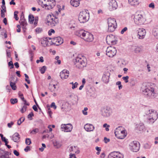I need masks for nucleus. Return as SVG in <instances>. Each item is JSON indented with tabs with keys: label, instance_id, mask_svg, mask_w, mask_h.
<instances>
[{
	"label": "nucleus",
	"instance_id": "obj_1",
	"mask_svg": "<svg viewBox=\"0 0 158 158\" xmlns=\"http://www.w3.org/2000/svg\"><path fill=\"white\" fill-rule=\"evenodd\" d=\"M152 86L151 84L148 83L146 85H143L142 87L143 94L148 98H152L155 94L154 89Z\"/></svg>",
	"mask_w": 158,
	"mask_h": 158
},
{
	"label": "nucleus",
	"instance_id": "obj_2",
	"mask_svg": "<svg viewBox=\"0 0 158 158\" xmlns=\"http://www.w3.org/2000/svg\"><path fill=\"white\" fill-rule=\"evenodd\" d=\"M74 63L76 67L79 69H82L87 65V60L83 56H80L74 60Z\"/></svg>",
	"mask_w": 158,
	"mask_h": 158
},
{
	"label": "nucleus",
	"instance_id": "obj_3",
	"mask_svg": "<svg viewBox=\"0 0 158 158\" xmlns=\"http://www.w3.org/2000/svg\"><path fill=\"white\" fill-rule=\"evenodd\" d=\"M38 3L47 10L52 9L56 5L55 0H38Z\"/></svg>",
	"mask_w": 158,
	"mask_h": 158
},
{
	"label": "nucleus",
	"instance_id": "obj_4",
	"mask_svg": "<svg viewBox=\"0 0 158 158\" xmlns=\"http://www.w3.org/2000/svg\"><path fill=\"white\" fill-rule=\"evenodd\" d=\"M146 113L148 116V120L150 123H154L158 118V114L157 111L153 109L147 110L146 111Z\"/></svg>",
	"mask_w": 158,
	"mask_h": 158
},
{
	"label": "nucleus",
	"instance_id": "obj_5",
	"mask_svg": "<svg viewBox=\"0 0 158 158\" xmlns=\"http://www.w3.org/2000/svg\"><path fill=\"white\" fill-rule=\"evenodd\" d=\"M134 22L135 24L138 25L143 24L146 21L145 15L136 13L134 16Z\"/></svg>",
	"mask_w": 158,
	"mask_h": 158
},
{
	"label": "nucleus",
	"instance_id": "obj_6",
	"mask_svg": "<svg viewBox=\"0 0 158 158\" xmlns=\"http://www.w3.org/2000/svg\"><path fill=\"white\" fill-rule=\"evenodd\" d=\"M89 19V14L87 10L81 11L79 15L78 19L81 23H84L87 22Z\"/></svg>",
	"mask_w": 158,
	"mask_h": 158
},
{
	"label": "nucleus",
	"instance_id": "obj_7",
	"mask_svg": "<svg viewBox=\"0 0 158 158\" xmlns=\"http://www.w3.org/2000/svg\"><path fill=\"white\" fill-rule=\"evenodd\" d=\"M108 24V31L109 32L114 31L117 27L116 19L114 18H110L107 19Z\"/></svg>",
	"mask_w": 158,
	"mask_h": 158
},
{
	"label": "nucleus",
	"instance_id": "obj_8",
	"mask_svg": "<svg viewBox=\"0 0 158 158\" xmlns=\"http://www.w3.org/2000/svg\"><path fill=\"white\" fill-rule=\"evenodd\" d=\"M117 53L116 48L112 46L108 47L106 50V54L109 57H113Z\"/></svg>",
	"mask_w": 158,
	"mask_h": 158
},
{
	"label": "nucleus",
	"instance_id": "obj_9",
	"mask_svg": "<svg viewBox=\"0 0 158 158\" xmlns=\"http://www.w3.org/2000/svg\"><path fill=\"white\" fill-rule=\"evenodd\" d=\"M140 147V144L139 143L136 141L132 142L129 144L130 149L133 152H137L139 150Z\"/></svg>",
	"mask_w": 158,
	"mask_h": 158
},
{
	"label": "nucleus",
	"instance_id": "obj_10",
	"mask_svg": "<svg viewBox=\"0 0 158 158\" xmlns=\"http://www.w3.org/2000/svg\"><path fill=\"white\" fill-rule=\"evenodd\" d=\"M47 22L48 25H50L51 26H55L58 23L59 21L58 19L56 17H54L51 15L48 16Z\"/></svg>",
	"mask_w": 158,
	"mask_h": 158
},
{
	"label": "nucleus",
	"instance_id": "obj_11",
	"mask_svg": "<svg viewBox=\"0 0 158 158\" xmlns=\"http://www.w3.org/2000/svg\"><path fill=\"white\" fill-rule=\"evenodd\" d=\"M106 41L109 45L115 44L117 42L116 37L112 35L107 36L106 38Z\"/></svg>",
	"mask_w": 158,
	"mask_h": 158
},
{
	"label": "nucleus",
	"instance_id": "obj_12",
	"mask_svg": "<svg viewBox=\"0 0 158 158\" xmlns=\"http://www.w3.org/2000/svg\"><path fill=\"white\" fill-rule=\"evenodd\" d=\"M137 37L139 39H143L145 38L146 34V31L145 29L143 28H140L137 30Z\"/></svg>",
	"mask_w": 158,
	"mask_h": 158
},
{
	"label": "nucleus",
	"instance_id": "obj_13",
	"mask_svg": "<svg viewBox=\"0 0 158 158\" xmlns=\"http://www.w3.org/2000/svg\"><path fill=\"white\" fill-rule=\"evenodd\" d=\"M123 155L118 152H113L108 156V158H123Z\"/></svg>",
	"mask_w": 158,
	"mask_h": 158
},
{
	"label": "nucleus",
	"instance_id": "obj_14",
	"mask_svg": "<svg viewBox=\"0 0 158 158\" xmlns=\"http://www.w3.org/2000/svg\"><path fill=\"white\" fill-rule=\"evenodd\" d=\"M51 42L52 45L54 44L57 46L63 43V39L60 37H57L52 39Z\"/></svg>",
	"mask_w": 158,
	"mask_h": 158
},
{
	"label": "nucleus",
	"instance_id": "obj_15",
	"mask_svg": "<svg viewBox=\"0 0 158 158\" xmlns=\"http://www.w3.org/2000/svg\"><path fill=\"white\" fill-rule=\"evenodd\" d=\"M118 7L117 2L115 0H110L109 3V9L112 11L115 10Z\"/></svg>",
	"mask_w": 158,
	"mask_h": 158
},
{
	"label": "nucleus",
	"instance_id": "obj_16",
	"mask_svg": "<svg viewBox=\"0 0 158 158\" xmlns=\"http://www.w3.org/2000/svg\"><path fill=\"white\" fill-rule=\"evenodd\" d=\"M61 128L64 129V131L66 132H70L72 129L73 127L71 124H62L61 125Z\"/></svg>",
	"mask_w": 158,
	"mask_h": 158
},
{
	"label": "nucleus",
	"instance_id": "obj_17",
	"mask_svg": "<svg viewBox=\"0 0 158 158\" xmlns=\"http://www.w3.org/2000/svg\"><path fill=\"white\" fill-rule=\"evenodd\" d=\"M110 109L106 107L103 108L102 110V115L104 117H109L110 114Z\"/></svg>",
	"mask_w": 158,
	"mask_h": 158
},
{
	"label": "nucleus",
	"instance_id": "obj_18",
	"mask_svg": "<svg viewBox=\"0 0 158 158\" xmlns=\"http://www.w3.org/2000/svg\"><path fill=\"white\" fill-rule=\"evenodd\" d=\"M83 39L85 41L87 42H92L94 40L93 35L88 32H86V34L84 36Z\"/></svg>",
	"mask_w": 158,
	"mask_h": 158
},
{
	"label": "nucleus",
	"instance_id": "obj_19",
	"mask_svg": "<svg viewBox=\"0 0 158 158\" xmlns=\"http://www.w3.org/2000/svg\"><path fill=\"white\" fill-rule=\"evenodd\" d=\"M69 75V71L66 69H64L60 73V76L61 79H64L68 78Z\"/></svg>",
	"mask_w": 158,
	"mask_h": 158
},
{
	"label": "nucleus",
	"instance_id": "obj_20",
	"mask_svg": "<svg viewBox=\"0 0 158 158\" xmlns=\"http://www.w3.org/2000/svg\"><path fill=\"white\" fill-rule=\"evenodd\" d=\"M50 40L51 39V38H44L41 41V44L43 46L46 47L52 45V43L51 41H48V39Z\"/></svg>",
	"mask_w": 158,
	"mask_h": 158
},
{
	"label": "nucleus",
	"instance_id": "obj_21",
	"mask_svg": "<svg viewBox=\"0 0 158 158\" xmlns=\"http://www.w3.org/2000/svg\"><path fill=\"white\" fill-rule=\"evenodd\" d=\"M19 23L23 29V32H25L27 29L26 26L27 23L24 17L22 18H21L19 21Z\"/></svg>",
	"mask_w": 158,
	"mask_h": 158
},
{
	"label": "nucleus",
	"instance_id": "obj_22",
	"mask_svg": "<svg viewBox=\"0 0 158 158\" xmlns=\"http://www.w3.org/2000/svg\"><path fill=\"white\" fill-rule=\"evenodd\" d=\"M84 128L87 131H93L94 129V127L92 124L89 123L86 124L84 126Z\"/></svg>",
	"mask_w": 158,
	"mask_h": 158
},
{
	"label": "nucleus",
	"instance_id": "obj_23",
	"mask_svg": "<svg viewBox=\"0 0 158 158\" xmlns=\"http://www.w3.org/2000/svg\"><path fill=\"white\" fill-rule=\"evenodd\" d=\"M133 50L135 53L139 54L142 52L143 48L142 46H135L133 47Z\"/></svg>",
	"mask_w": 158,
	"mask_h": 158
},
{
	"label": "nucleus",
	"instance_id": "obj_24",
	"mask_svg": "<svg viewBox=\"0 0 158 158\" xmlns=\"http://www.w3.org/2000/svg\"><path fill=\"white\" fill-rule=\"evenodd\" d=\"M14 79L15 77H12L10 79V85L12 89L14 90H15L16 89L17 87L15 85V81L14 80Z\"/></svg>",
	"mask_w": 158,
	"mask_h": 158
},
{
	"label": "nucleus",
	"instance_id": "obj_25",
	"mask_svg": "<svg viewBox=\"0 0 158 158\" xmlns=\"http://www.w3.org/2000/svg\"><path fill=\"white\" fill-rule=\"evenodd\" d=\"M87 32L83 30H79L76 31V34L78 36H80L83 39L86 34V32Z\"/></svg>",
	"mask_w": 158,
	"mask_h": 158
},
{
	"label": "nucleus",
	"instance_id": "obj_26",
	"mask_svg": "<svg viewBox=\"0 0 158 158\" xmlns=\"http://www.w3.org/2000/svg\"><path fill=\"white\" fill-rule=\"evenodd\" d=\"M20 136L18 133L16 132L12 136V139L15 142H17L19 141Z\"/></svg>",
	"mask_w": 158,
	"mask_h": 158
},
{
	"label": "nucleus",
	"instance_id": "obj_27",
	"mask_svg": "<svg viewBox=\"0 0 158 158\" xmlns=\"http://www.w3.org/2000/svg\"><path fill=\"white\" fill-rule=\"evenodd\" d=\"M122 132H121L119 134H118V135H117L116 136L119 139H123L127 135V133L126 132V131L125 130H122Z\"/></svg>",
	"mask_w": 158,
	"mask_h": 158
},
{
	"label": "nucleus",
	"instance_id": "obj_28",
	"mask_svg": "<svg viewBox=\"0 0 158 158\" xmlns=\"http://www.w3.org/2000/svg\"><path fill=\"white\" fill-rule=\"evenodd\" d=\"M69 149L70 152H73V153H79V151L78 150V148L77 146L70 147L69 148Z\"/></svg>",
	"mask_w": 158,
	"mask_h": 158
},
{
	"label": "nucleus",
	"instance_id": "obj_29",
	"mask_svg": "<svg viewBox=\"0 0 158 158\" xmlns=\"http://www.w3.org/2000/svg\"><path fill=\"white\" fill-rule=\"evenodd\" d=\"M53 146L56 148H60L61 145V144L60 143L59 141L55 140L53 142Z\"/></svg>",
	"mask_w": 158,
	"mask_h": 158
},
{
	"label": "nucleus",
	"instance_id": "obj_30",
	"mask_svg": "<svg viewBox=\"0 0 158 158\" xmlns=\"http://www.w3.org/2000/svg\"><path fill=\"white\" fill-rule=\"evenodd\" d=\"M130 4L132 6H137L139 4V0H128Z\"/></svg>",
	"mask_w": 158,
	"mask_h": 158
},
{
	"label": "nucleus",
	"instance_id": "obj_31",
	"mask_svg": "<svg viewBox=\"0 0 158 158\" xmlns=\"http://www.w3.org/2000/svg\"><path fill=\"white\" fill-rule=\"evenodd\" d=\"M124 130V128L122 127H119L116 129L114 131V134L116 136L121 132H122V130Z\"/></svg>",
	"mask_w": 158,
	"mask_h": 158
},
{
	"label": "nucleus",
	"instance_id": "obj_32",
	"mask_svg": "<svg viewBox=\"0 0 158 158\" xmlns=\"http://www.w3.org/2000/svg\"><path fill=\"white\" fill-rule=\"evenodd\" d=\"M70 3L72 6L75 7L78 6L80 4V2L77 0H71Z\"/></svg>",
	"mask_w": 158,
	"mask_h": 158
},
{
	"label": "nucleus",
	"instance_id": "obj_33",
	"mask_svg": "<svg viewBox=\"0 0 158 158\" xmlns=\"http://www.w3.org/2000/svg\"><path fill=\"white\" fill-rule=\"evenodd\" d=\"M153 35L157 39H158V27L154 28L152 30Z\"/></svg>",
	"mask_w": 158,
	"mask_h": 158
},
{
	"label": "nucleus",
	"instance_id": "obj_34",
	"mask_svg": "<svg viewBox=\"0 0 158 158\" xmlns=\"http://www.w3.org/2000/svg\"><path fill=\"white\" fill-rule=\"evenodd\" d=\"M48 89L52 92H53L55 91V89H56V85H52L51 84H49Z\"/></svg>",
	"mask_w": 158,
	"mask_h": 158
},
{
	"label": "nucleus",
	"instance_id": "obj_35",
	"mask_svg": "<svg viewBox=\"0 0 158 158\" xmlns=\"http://www.w3.org/2000/svg\"><path fill=\"white\" fill-rule=\"evenodd\" d=\"M28 19L29 22L30 23H33L34 20V17L33 15L30 14L28 16Z\"/></svg>",
	"mask_w": 158,
	"mask_h": 158
},
{
	"label": "nucleus",
	"instance_id": "obj_36",
	"mask_svg": "<svg viewBox=\"0 0 158 158\" xmlns=\"http://www.w3.org/2000/svg\"><path fill=\"white\" fill-rule=\"evenodd\" d=\"M109 75L106 76L104 74L102 77V79L105 83L108 82L109 81Z\"/></svg>",
	"mask_w": 158,
	"mask_h": 158
},
{
	"label": "nucleus",
	"instance_id": "obj_37",
	"mask_svg": "<svg viewBox=\"0 0 158 158\" xmlns=\"http://www.w3.org/2000/svg\"><path fill=\"white\" fill-rule=\"evenodd\" d=\"M46 67L45 66H43L40 70L42 74H44L46 70Z\"/></svg>",
	"mask_w": 158,
	"mask_h": 158
},
{
	"label": "nucleus",
	"instance_id": "obj_38",
	"mask_svg": "<svg viewBox=\"0 0 158 158\" xmlns=\"http://www.w3.org/2000/svg\"><path fill=\"white\" fill-rule=\"evenodd\" d=\"M103 127L105 128V130L106 131H108L109 130V127H110L109 125H108L106 123H105L103 125Z\"/></svg>",
	"mask_w": 158,
	"mask_h": 158
},
{
	"label": "nucleus",
	"instance_id": "obj_39",
	"mask_svg": "<svg viewBox=\"0 0 158 158\" xmlns=\"http://www.w3.org/2000/svg\"><path fill=\"white\" fill-rule=\"evenodd\" d=\"M59 56H56L55 58V59L56 60V61H55V63L56 64L57 63L58 64H60L61 63V61L60 60H59Z\"/></svg>",
	"mask_w": 158,
	"mask_h": 158
},
{
	"label": "nucleus",
	"instance_id": "obj_40",
	"mask_svg": "<svg viewBox=\"0 0 158 158\" xmlns=\"http://www.w3.org/2000/svg\"><path fill=\"white\" fill-rule=\"evenodd\" d=\"M10 101L11 103L12 104H14L15 103H16L18 102V100L16 98H11L10 100Z\"/></svg>",
	"mask_w": 158,
	"mask_h": 158
},
{
	"label": "nucleus",
	"instance_id": "obj_41",
	"mask_svg": "<svg viewBox=\"0 0 158 158\" xmlns=\"http://www.w3.org/2000/svg\"><path fill=\"white\" fill-rule=\"evenodd\" d=\"M27 106L26 105H23L20 110L21 112L22 113H24L26 110Z\"/></svg>",
	"mask_w": 158,
	"mask_h": 158
},
{
	"label": "nucleus",
	"instance_id": "obj_42",
	"mask_svg": "<svg viewBox=\"0 0 158 158\" xmlns=\"http://www.w3.org/2000/svg\"><path fill=\"white\" fill-rule=\"evenodd\" d=\"M25 118H20L18 121L17 124L19 125H20L24 121Z\"/></svg>",
	"mask_w": 158,
	"mask_h": 158
},
{
	"label": "nucleus",
	"instance_id": "obj_43",
	"mask_svg": "<svg viewBox=\"0 0 158 158\" xmlns=\"http://www.w3.org/2000/svg\"><path fill=\"white\" fill-rule=\"evenodd\" d=\"M25 143L27 145H30L31 143V139L29 138H26L25 140Z\"/></svg>",
	"mask_w": 158,
	"mask_h": 158
},
{
	"label": "nucleus",
	"instance_id": "obj_44",
	"mask_svg": "<svg viewBox=\"0 0 158 158\" xmlns=\"http://www.w3.org/2000/svg\"><path fill=\"white\" fill-rule=\"evenodd\" d=\"M123 80L126 83H127L128 82L129 77L126 76V77H122Z\"/></svg>",
	"mask_w": 158,
	"mask_h": 158
},
{
	"label": "nucleus",
	"instance_id": "obj_45",
	"mask_svg": "<svg viewBox=\"0 0 158 158\" xmlns=\"http://www.w3.org/2000/svg\"><path fill=\"white\" fill-rule=\"evenodd\" d=\"M39 129L38 128H35L33 129L31 132V133L35 134L39 132Z\"/></svg>",
	"mask_w": 158,
	"mask_h": 158
},
{
	"label": "nucleus",
	"instance_id": "obj_46",
	"mask_svg": "<svg viewBox=\"0 0 158 158\" xmlns=\"http://www.w3.org/2000/svg\"><path fill=\"white\" fill-rule=\"evenodd\" d=\"M18 13V11H15L14 12V18L16 20H18L19 18L18 17L17 14Z\"/></svg>",
	"mask_w": 158,
	"mask_h": 158
},
{
	"label": "nucleus",
	"instance_id": "obj_47",
	"mask_svg": "<svg viewBox=\"0 0 158 158\" xmlns=\"http://www.w3.org/2000/svg\"><path fill=\"white\" fill-rule=\"evenodd\" d=\"M24 75L26 78V81L27 82L28 84H29L30 83V81L28 79L29 78V77L26 74H25Z\"/></svg>",
	"mask_w": 158,
	"mask_h": 158
},
{
	"label": "nucleus",
	"instance_id": "obj_48",
	"mask_svg": "<svg viewBox=\"0 0 158 158\" xmlns=\"http://www.w3.org/2000/svg\"><path fill=\"white\" fill-rule=\"evenodd\" d=\"M78 85V83L77 82H75L72 85V89H74L75 88H77Z\"/></svg>",
	"mask_w": 158,
	"mask_h": 158
},
{
	"label": "nucleus",
	"instance_id": "obj_49",
	"mask_svg": "<svg viewBox=\"0 0 158 158\" xmlns=\"http://www.w3.org/2000/svg\"><path fill=\"white\" fill-rule=\"evenodd\" d=\"M88 110V108L87 107H85L84 110H82V112L83 114L85 115H86L87 114V110Z\"/></svg>",
	"mask_w": 158,
	"mask_h": 158
},
{
	"label": "nucleus",
	"instance_id": "obj_50",
	"mask_svg": "<svg viewBox=\"0 0 158 158\" xmlns=\"http://www.w3.org/2000/svg\"><path fill=\"white\" fill-rule=\"evenodd\" d=\"M47 107H48V113L49 114L50 116V117H51V115L52 114V111H51L50 109V106H47Z\"/></svg>",
	"mask_w": 158,
	"mask_h": 158
},
{
	"label": "nucleus",
	"instance_id": "obj_51",
	"mask_svg": "<svg viewBox=\"0 0 158 158\" xmlns=\"http://www.w3.org/2000/svg\"><path fill=\"white\" fill-rule=\"evenodd\" d=\"M8 66L10 67V69H12L14 68V65L12 61H10L8 63Z\"/></svg>",
	"mask_w": 158,
	"mask_h": 158
},
{
	"label": "nucleus",
	"instance_id": "obj_52",
	"mask_svg": "<svg viewBox=\"0 0 158 158\" xmlns=\"http://www.w3.org/2000/svg\"><path fill=\"white\" fill-rule=\"evenodd\" d=\"M42 31V29L40 28H37L35 29V31L37 33H39L41 32Z\"/></svg>",
	"mask_w": 158,
	"mask_h": 158
},
{
	"label": "nucleus",
	"instance_id": "obj_53",
	"mask_svg": "<svg viewBox=\"0 0 158 158\" xmlns=\"http://www.w3.org/2000/svg\"><path fill=\"white\" fill-rule=\"evenodd\" d=\"M148 7L149 8L154 9L155 8V5L153 2H152L148 5Z\"/></svg>",
	"mask_w": 158,
	"mask_h": 158
},
{
	"label": "nucleus",
	"instance_id": "obj_54",
	"mask_svg": "<svg viewBox=\"0 0 158 158\" xmlns=\"http://www.w3.org/2000/svg\"><path fill=\"white\" fill-rule=\"evenodd\" d=\"M1 139L2 141L5 143V144H8V142L7 141V139H6L5 137H4L3 136V137L1 138Z\"/></svg>",
	"mask_w": 158,
	"mask_h": 158
},
{
	"label": "nucleus",
	"instance_id": "obj_55",
	"mask_svg": "<svg viewBox=\"0 0 158 158\" xmlns=\"http://www.w3.org/2000/svg\"><path fill=\"white\" fill-rule=\"evenodd\" d=\"M127 30V28L126 27H125L120 32L121 34H123L124 33V32L126 31Z\"/></svg>",
	"mask_w": 158,
	"mask_h": 158
},
{
	"label": "nucleus",
	"instance_id": "obj_56",
	"mask_svg": "<svg viewBox=\"0 0 158 158\" xmlns=\"http://www.w3.org/2000/svg\"><path fill=\"white\" fill-rule=\"evenodd\" d=\"M55 32V31L53 29H51L48 32V35H52V33H54Z\"/></svg>",
	"mask_w": 158,
	"mask_h": 158
},
{
	"label": "nucleus",
	"instance_id": "obj_57",
	"mask_svg": "<svg viewBox=\"0 0 158 158\" xmlns=\"http://www.w3.org/2000/svg\"><path fill=\"white\" fill-rule=\"evenodd\" d=\"M6 55L8 57L10 58V52L9 50H6Z\"/></svg>",
	"mask_w": 158,
	"mask_h": 158
},
{
	"label": "nucleus",
	"instance_id": "obj_58",
	"mask_svg": "<svg viewBox=\"0 0 158 158\" xmlns=\"http://www.w3.org/2000/svg\"><path fill=\"white\" fill-rule=\"evenodd\" d=\"M104 142L106 143L110 141V139L106 137H105L104 138Z\"/></svg>",
	"mask_w": 158,
	"mask_h": 158
},
{
	"label": "nucleus",
	"instance_id": "obj_59",
	"mask_svg": "<svg viewBox=\"0 0 158 158\" xmlns=\"http://www.w3.org/2000/svg\"><path fill=\"white\" fill-rule=\"evenodd\" d=\"M50 106L51 107H53L54 109H56V106L55 105V103L54 102L51 103Z\"/></svg>",
	"mask_w": 158,
	"mask_h": 158
},
{
	"label": "nucleus",
	"instance_id": "obj_60",
	"mask_svg": "<svg viewBox=\"0 0 158 158\" xmlns=\"http://www.w3.org/2000/svg\"><path fill=\"white\" fill-rule=\"evenodd\" d=\"M23 101L24 102V103H23V105H26V106H29V105H30V104L27 102L26 100H24V99L23 100Z\"/></svg>",
	"mask_w": 158,
	"mask_h": 158
},
{
	"label": "nucleus",
	"instance_id": "obj_61",
	"mask_svg": "<svg viewBox=\"0 0 158 158\" xmlns=\"http://www.w3.org/2000/svg\"><path fill=\"white\" fill-rule=\"evenodd\" d=\"M19 97L22 100H23L24 99V98L23 96V94H21V93L19 92Z\"/></svg>",
	"mask_w": 158,
	"mask_h": 158
},
{
	"label": "nucleus",
	"instance_id": "obj_62",
	"mask_svg": "<svg viewBox=\"0 0 158 158\" xmlns=\"http://www.w3.org/2000/svg\"><path fill=\"white\" fill-rule=\"evenodd\" d=\"M14 124V123L13 122H11L10 123H8L7 124V126L8 127L11 128L12 126Z\"/></svg>",
	"mask_w": 158,
	"mask_h": 158
},
{
	"label": "nucleus",
	"instance_id": "obj_63",
	"mask_svg": "<svg viewBox=\"0 0 158 158\" xmlns=\"http://www.w3.org/2000/svg\"><path fill=\"white\" fill-rule=\"evenodd\" d=\"M34 116V114L32 112H31L27 116V117L28 118H31L32 117Z\"/></svg>",
	"mask_w": 158,
	"mask_h": 158
},
{
	"label": "nucleus",
	"instance_id": "obj_64",
	"mask_svg": "<svg viewBox=\"0 0 158 158\" xmlns=\"http://www.w3.org/2000/svg\"><path fill=\"white\" fill-rule=\"evenodd\" d=\"M77 158V157H76L75 155L74 154H72L71 153H70L69 154V158Z\"/></svg>",
	"mask_w": 158,
	"mask_h": 158
}]
</instances>
